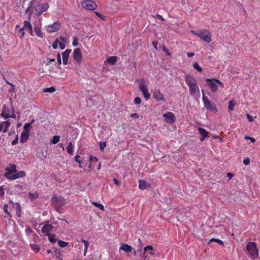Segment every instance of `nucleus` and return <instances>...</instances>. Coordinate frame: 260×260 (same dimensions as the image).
I'll return each instance as SVG.
<instances>
[{
	"mask_svg": "<svg viewBox=\"0 0 260 260\" xmlns=\"http://www.w3.org/2000/svg\"><path fill=\"white\" fill-rule=\"evenodd\" d=\"M195 54L193 52H188L187 53V55L188 57H192L194 56Z\"/></svg>",
	"mask_w": 260,
	"mask_h": 260,
	"instance_id": "61",
	"label": "nucleus"
},
{
	"mask_svg": "<svg viewBox=\"0 0 260 260\" xmlns=\"http://www.w3.org/2000/svg\"><path fill=\"white\" fill-rule=\"evenodd\" d=\"M107 61L111 65H114L117 61V56H110L107 59Z\"/></svg>",
	"mask_w": 260,
	"mask_h": 260,
	"instance_id": "29",
	"label": "nucleus"
},
{
	"mask_svg": "<svg viewBox=\"0 0 260 260\" xmlns=\"http://www.w3.org/2000/svg\"><path fill=\"white\" fill-rule=\"evenodd\" d=\"M31 247L36 252H38L40 249L39 247L37 245H31Z\"/></svg>",
	"mask_w": 260,
	"mask_h": 260,
	"instance_id": "44",
	"label": "nucleus"
},
{
	"mask_svg": "<svg viewBox=\"0 0 260 260\" xmlns=\"http://www.w3.org/2000/svg\"><path fill=\"white\" fill-rule=\"evenodd\" d=\"M163 116L165 118V120L167 123H173L176 119V117L174 113L171 112H168L163 115Z\"/></svg>",
	"mask_w": 260,
	"mask_h": 260,
	"instance_id": "13",
	"label": "nucleus"
},
{
	"mask_svg": "<svg viewBox=\"0 0 260 260\" xmlns=\"http://www.w3.org/2000/svg\"><path fill=\"white\" fill-rule=\"evenodd\" d=\"M139 88L143 92V94L146 100H148L150 98V94L148 91L147 86L144 79L139 80Z\"/></svg>",
	"mask_w": 260,
	"mask_h": 260,
	"instance_id": "3",
	"label": "nucleus"
},
{
	"mask_svg": "<svg viewBox=\"0 0 260 260\" xmlns=\"http://www.w3.org/2000/svg\"><path fill=\"white\" fill-rule=\"evenodd\" d=\"M31 126H29V124H25L24 125L22 133L29 134Z\"/></svg>",
	"mask_w": 260,
	"mask_h": 260,
	"instance_id": "30",
	"label": "nucleus"
},
{
	"mask_svg": "<svg viewBox=\"0 0 260 260\" xmlns=\"http://www.w3.org/2000/svg\"><path fill=\"white\" fill-rule=\"evenodd\" d=\"M106 145L107 144L106 142H100L99 143L100 150L103 151L104 150L105 148L106 147Z\"/></svg>",
	"mask_w": 260,
	"mask_h": 260,
	"instance_id": "38",
	"label": "nucleus"
},
{
	"mask_svg": "<svg viewBox=\"0 0 260 260\" xmlns=\"http://www.w3.org/2000/svg\"><path fill=\"white\" fill-rule=\"evenodd\" d=\"M55 91V88L53 87L46 88L44 89V92H53Z\"/></svg>",
	"mask_w": 260,
	"mask_h": 260,
	"instance_id": "42",
	"label": "nucleus"
},
{
	"mask_svg": "<svg viewBox=\"0 0 260 260\" xmlns=\"http://www.w3.org/2000/svg\"><path fill=\"white\" fill-rule=\"evenodd\" d=\"M59 140H60L59 136H54L53 137L51 142L53 144H56L59 141Z\"/></svg>",
	"mask_w": 260,
	"mask_h": 260,
	"instance_id": "35",
	"label": "nucleus"
},
{
	"mask_svg": "<svg viewBox=\"0 0 260 260\" xmlns=\"http://www.w3.org/2000/svg\"><path fill=\"white\" fill-rule=\"evenodd\" d=\"M34 32L37 37L41 38H43V33L41 31V29L38 26H37L34 27Z\"/></svg>",
	"mask_w": 260,
	"mask_h": 260,
	"instance_id": "26",
	"label": "nucleus"
},
{
	"mask_svg": "<svg viewBox=\"0 0 260 260\" xmlns=\"http://www.w3.org/2000/svg\"><path fill=\"white\" fill-rule=\"evenodd\" d=\"M193 67L194 68V69L197 70L198 71L200 72H202L203 71L202 68L199 66V64L197 62L193 63Z\"/></svg>",
	"mask_w": 260,
	"mask_h": 260,
	"instance_id": "37",
	"label": "nucleus"
},
{
	"mask_svg": "<svg viewBox=\"0 0 260 260\" xmlns=\"http://www.w3.org/2000/svg\"><path fill=\"white\" fill-rule=\"evenodd\" d=\"M247 119L249 122H252L253 121V118L249 114H246Z\"/></svg>",
	"mask_w": 260,
	"mask_h": 260,
	"instance_id": "54",
	"label": "nucleus"
},
{
	"mask_svg": "<svg viewBox=\"0 0 260 260\" xmlns=\"http://www.w3.org/2000/svg\"><path fill=\"white\" fill-rule=\"evenodd\" d=\"M6 172L4 174V176L9 179L12 180L13 175L16 173V166L15 164H10L9 167L5 169Z\"/></svg>",
	"mask_w": 260,
	"mask_h": 260,
	"instance_id": "5",
	"label": "nucleus"
},
{
	"mask_svg": "<svg viewBox=\"0 0 260 260\" xmlns=\"http://www.w3.org/2000/svg\"><path fill=\"white\" fill-rule=\"evenodd\" d=\"M18 136H16V138L12 142L11 144L12 145H15L18 143Z\"/></svg>",
	"mask_w": 260,
	"mask_h": 260,
	"instance_id": "53",
	"label": "nucleus"
},
{
	"mask_svg": "<svg viewBox=\"0 0 260 260\" xmlns=\"http://www.w3.org/2000/svg\"><path fill=\"white\" fill-rule=\"evenodd\" d=\"M188 87L190 94L192 95L196 100H199L200 98V93L198 85H196Z\"/></svg>",
	"mask_w": 260,
	"mask_h": 260,
	"instance_id": "9",
	"label": "nucleus"
},
{
	"mask_svg": "<svg viewBox=\"0 0 260 260\" xmlns=\"http://www.w3.org/2000/svg\"><path fill=\"white\" fill-rule=\"evenodd\" d=\"M59 39L61 41L64 42V43H66V41H67V39L66 38H64V37H63L62 36H61L60 37H59Z\"/></svg>",
	"mask_w": 260,
	"mask_h": 260,
	"instance_id": "62",
	"label": "nucleus"
},
{
	"mask_svg": "<svg viewBox=\"0 0 260 260\" xmlns=\"http://www.w3.org/2000/svg\"><path fill=\"white\" fill-rule=\"evenodd\" d=\"M79 158H80L79 155H77L76 156H75V161L79 164H81V161L80 160Z\"/></svg>",
	"mask_w": 260,
	"mask_h": 260,
	"instance_id": "57",
	"label": "nucleus"
},
{
	"mask_svg": "<svg viewBox=\"0 0 260 260\" xmlns=\"http://www.w3.org/2000/svg\"><path fill=\"white\" fill-rule=\"evenodd\" d=\"M120 249L129 253L132 252L133 248L130 245L127 244H123L120 246Z\"/></svg>",
	"mask_w": 260,
	"mask_h": 260,
	"instance_id": "21",
	"label": "nucleus"
},
{
	"mask_svg": "<svg viewBox=\"0 0 260 260\" xmlns=\"http://www.w3.org/2000/svg\"><path fill=\"white\" fill-rule=\"evenodd\" d=\"M58 244L61 247H65L68 245V243L59 240L58 241Z\"/></svg>",
	"mask_w": 260,
	"mask_h": 260,
	"instance_id": "36",
	"label": "nucleus"
},
{
	"mask_svg": "<svg viewBox=\"0 0 260 260\" xmlns=\"http://www.w3.org/2000/svg\"><path fill=\"white\" fill-rule=\"evenodd\" d=\"M82 58V55L81 49L80 48H76L74 50L73 52V59L78 64L81 63Z\"/></svg>",
	"mask_w": 260,
	"mask_h": 260,
	"instance_id": "10",
	"label": "nucleus"
},
{
	"mask_svg": "<svg viewBox=\"0 0 260 260\" xmlns=\"http://www.w3.org/2000/svg\"><path fill=\"white\" fill-rule=\"evenodd\" d=\"M204 106L207 110L211 111L213 112L216 113L217 109L216 105L213 102H211L207 96H204L203 100Z\"/></svg>",
	"mask_w": 260,
	"mask_h": 260,
	"instance_id": "4",
	"label": "nucleus"
},
{
	"mask_svg": "<svg viewBox=\"0 0 260 260\" xmlns=\"http://www.w3.org/2000/svg\"><path fill=\"white\" fill-rule=\"evenodd\" d=\"M60 28V23L59 21L54 22L51 25L46 26V31L49 33H52L58 31Z\"/></svg>",
	"mask_w": 260,
	"mask_h": 260,
	"instance_id": "8",
	"label": "nucleus"
},
{
	"mask_svg": "<svg viewBox=\"0 0 260 260\" xmlns=\"http://www.w3.org/2000/svg\"><path fill=\"white\" fill-rule=\"evenodd\" d=\"M2 123L4 126V128L3 131V132L4 133H7L8 131L9 127H10V126L11 124V122L9 120H7V121H5L3 122Z\"/></svg>",
	"mask_w": 260,
	"mask_h": 260,
	"instance_id": "27",
	"label": "nucleus"
},
{
	"mask_svg": "<svg viewBox=\"0 0 260 260\" xmlns=\"http://www.w3.org/2000/svg\"><path fill=\"white\" fill-rule=\"evenodd\" d=\"M216 83H217V84H218L220 86H221V87H224V85H223V84L222 82H221L220 80H219L218 79H216V80H215Z\"/></svg>",
	"mask_w": 260,
	"mask_h": 260,
	"instance_id": "56",
	"label": "nucleus"
},
{
	"mask_svg": "<svg viewBox=\"0 0 260 260\" xmlns=\"http://www.w3.org/2000/svg\"><path fill=\"white\" fill-rule=\"evenodd\" d=\"M29 135V134L21 133L20 136V142L21 143L26 142L28 140Z\"/></svg>",
	"mask_w": 260,
	"mask_h": 260,
	"instance_id": "24",
	"label": "nucleus"
},
{
	"mask_svg": "<svg viewBox=\"0 0 260 260\" xmlns=\"http://www.w3.org/2000/svg\"><path fill=\"white\" fill-rule=\"evenodd\" d=\"M82 242H83L84 243V255H85L86 252H87V249H88V247L89 245V243L88 242V241L85 240L84 239H82Z\"/></svg>",
	"mask_w": 260,
	"mask_h": 260,
	"instance_id": "32",
	"label": "nucleus"
},
{
	"mask_svg": "<svg viewBox=\"0 0 260 260\" xmlns=\"http://www.w3.org/2000/svg\"><path fill=\"white\" fill-rule=\"evenodd\" d=\"M130 117L135 119H138L139 117V115L136 113H132L130 115Z\"/></svg>",
	"mask_w": 260,
	"mask_h": 260,
	"instance_id": "52",
	"label": "nucleus"
},
{
	"mask_svg": "<svg viewBox=\"0 0 260 260\" xmlns=\"http://www.w3.org/2000/svg\"><path fill=\"white\" fill-rule=\"evenodd\" d=\"M72 52V50L70 49H66L62 53V62L63 64H67L68 62V59L69 58V56L70 53Z\"/></svg>",
	"mask_w": 260,
	"mask_h": 260,
	"instance_id": "16",
	"label": "nucleus"
},
{
	"mask_svg": "<svg viewBox=\"0 0 260 260\" xmlns=\"http://www.w3.org/2000/svg\"><path fill=\"white\" fill-rule=\"evenodd\" d=\"M74 145L72 142H70L69 143L68 147H67V152L70 154L73 155L74 152Z\"/></svg>",
	"mask_w": 260,
	"mask_h": 260,
	"instance_id": "25",
	"label": "nucleus"
},
{
	"mask_svg": "<svg viewBox=\"0 0 260 260\" xmlns=\"http://www.w3.org/2000/svg\"><path fill=\"white\" fill-rule=\"evenodd\" d=\"M153 98L157 102L163 101L165 102L164 94L160 92L159 90H157L153 92Z\"/></svg>",
	"mask_w": 260,
	"mask_h": 260,
	"instance_id": "17",
	"label": "nucleus"
},
{
	"mask_svg": "<svg viewBox=\"0 0 260 260\" xmlns=\"http://www.w3.org/2000/svg\"><path fill=\"white\" fill-rule=\"evenodd\" d=\"M57 63H58V65H60L61 64V59L60 54L59 53H57Z\"/></svg>",
	"mask_w": 260,
	"mask_h": 260,
	"instance_id": "47",
	"label": "nucleus"
},
{
	"mask_svg": "<svg viewBox=\"0 0 260 260\" xmlns=\"http://www.w3.org/2000/svg\"><path fill=\"white\" fill-rule=\"evenodd\" d=\"M134 102L136 105H139L141 103L142 100L140 97L137 96L135 98Z\"/></svg>",
	"mask_w": 260,
	"mask_h": 260,
	"instance_id": "43",
	"label": "nucleus"
},
{
	"mask_svg": "<svg viewBox=\"0 0 260 260\" xmlns=\"http://www.w3.org/2000/svg\"><path fill=\"white\" fill-rule=\"evenodd\" d=\"M59 41L58 39H56L55 42L52 44V47L53 49H55L57 48L58 45L59 44Z\"/></svg>",
	"mask_w": 260,
	"mask_h": 260,
	"instance_id": "45",
	"label": "nucleus"
},
{
	"mask_svg": "<svg viewBox=\"0 0 260 260\" xmlns=\"http://www.w3.org/2000/svg\"><path fill=\"white\" fill-rule=\"evenodd\" d=\"M49 8V5L48 3L38 4L34 6V9L36 11V14L38 16H40L43 12H46Z\"/></svg>",
	"mask_w": 260,
	"mask_h": 260,
	"instance_id": "6",
	"label": "nucleus"
},
{
	"mask_svg": "<svg viewBox=\"0 0 260 260\" xmlns=\"http://www.w3.org/2000/svg\"><path fill=\"white\" fill-rule=\"evenodd\" d=\"M247 254L251 258L256 259L258 257V251L256 247V244L253 242H249L246 246Z\"/></svg>",
	"mask_w": 260,
	"mask_h": 260,
	"instance_id": "1",
	"label": "nucleus"
},
{
	"mask_svg": "<svg viewBox=\"0 0 260 260\" xmlns=\"http://www.w3.org/2000/svg\"><path fill=\"white\" fill-rule=\"evenodd\" d=\"M29 196L31 200L35 199L39 197V193L38 192H35L34 193L29 192Z\"/></svg>",
	"mask_w": 260,
	"mask_h": 260,
	"instance_id": "40",
	"label": "nucleus"
},
{
	"mask_svg": "<svg viewBox=\"0 0 260 260\" xmlns=\"http://www.w3.org/2000/svg\"><path fill=\"white\" fill-rule=\"evenodd\" d=\"M215 80H216V79H206L207 85L210 86L212 91L214 92H216L218 89L217 83Z\"/></svg>",
	"mask_w": 260,
	"mask_h": 260,
	"instance_id": "11",
	"label": "nucleus"
},
{
	"mask_svg": "<svg viewBox=\"0 0 260 260\" xmlns=\"http://www.w3.org/2000/svg\"><path fill=\"white\" fill-rule=\"evenodd\" d=\"M51 201L52 204L55 206H63L65 202L63 198L61 197H57L54 196L51 198Z\"/></svg>",
	"mask_w": 260,
	"mask_h": 260,
	"instance_id": "12",
	"label": "nucleus"
},
{
	"mask_svg": "<svg viewBox=\"0 0 260 260\" xmlns=\"http://www.w3.org/2000/svg\"><path fill=\"white\" fill-rule=\"evenodd\" d=\"M216 242H217L219 245L224 246V243L222 240L217 239Z\"/></svg>",
	"mask_w": 260,
	"mask_h": 260,
	"instance_id": "58",
	"label": "nucleus"
},
{
	"mask_svg": "<svg viewBox=\"0 0 260 260\" xmlns=\"http://www.w3.org/2000/svg\"><path fill=\"white\" fill-rule=\"evenodd\" d=\"M53 226L51 224H45L42 229V233L45 236L49 235L50 232H52Z\"/></svg>",
	"mask_w": 260,
	"mask_h": 260,
	"instance_id": "15",
	"label": "nucleus"
},
{
	"mask_svg": "<svg viewBox=\"0 0 260 260\" xmlns=\"http://www.w3.org/2000/svg\"><path fill=\"white\" fill-rule=\"evenodd\" d=\"M140 251H141V256H142V257H143L147 258V255H146V253H146V252H145V251H144V252H143V251H142V249H141V250H140Z\"/></svg>",
	"mask_w": 260,
	"mask_h": 260,
	"instance_id": "60",
	"label": "nucleus"
},
{
	"mask_svg": "<svg viewBox=\"0 0 260 260\" xmlns=\"http://www.w3.org/2000/svg\"><path fill=\"white\" fill-rule=\"evenodd\" d=\"M190 32L200 37L203 41L207 43H210L211 41V35L209 31L207 29H201L198 31L191 30Z\"/></svg>",
	"mask_w": 260,
	"mask_h": 260,
	"instance_id": "2",
	"label": "nucleus"
},
{
	"mask_svg": "<svg viewBox=\"0 0 260 260\" xmlns=\"http://www.w3.org/2000/svg\"><path fill=\"white\" fill-rule=\"evenodd\" d=\"M1 115L5 119H8L10 117V115L8 112H7L6 110L3 109V111L1 114Z\"/></svg>",
	"mask_w": 260,
	"mask_h": 260,
	"instance_id": "33",
	"label": "nucleus"
},
{
	"mask_svg": "<svg viewBox=\"0 0 260 260\" xmlns=\"http://www.w3.org/2000/svg\"><path fill=\"white\" fill-rule=\"evenodd\" d=\"M237 104V102L234 100H231L229 102L228 109L229 111H232L234 110V107Z\"/></svg>",
	"mask_w": 260,
	"mask_h": 260,
	"instance_id": "28",
	"label": "nucleus"
},
{
	"mask_svg": "<svg viewBox=\"0 0 260 260\" xmlns=\"http://www.w3.org/2000/svg\"><path fill=\"white\" fill-rule=\"evenodd\" d=\"M15 210H16V215L18 217H20L21 216V208L20 204H19L18 203L16 204Z\"/></svg>",
	"mask_w": 260,
	"mask_h": 260,
	"instance_id": "31",
	"label": "nucleus"
},
{
	"mask_svg": "<svg viewBox=\"0 0 260 260\" xmlns=\"http://www.w3.org/2000/svg\"><path fill=\"white\" fill-rule=\"evenodd\" d=\"M147 186L149 187V185L147 184L146 181L143 180H140L139 181V188L140 189H145L146 188Z\"/></svg>",
	"mask_w": 260,
	"mask_h": 260,
	"instance_id": "22",
	"label": "nucleus"
},
{
	"mask_svg": "<svg viewBox=\"0 0 260 260\" xmlns=\"http://www.w3.org/2000/svg\"><path fill=\"white\" fill-rule=\"evenodd\" d=\"M186 84L188 87L198 85L197 80L190 75H187L185 77Z\"/></svg>",
	"mask_w": 260,
	"mask_h": 260,
	"instance_id": "14",
	"label": "nucleus"
},
{
	"mask_svg": "<svg viewBox=\"0 0 260 260\" xmlns=\"http://www.w3.org/2000/svg\"><path fill=\"white\" fill-rule=\"evenodd\" d=\"M89 160H90V162L91 161L97 162L98 161V159L95 156L91 155V156H89Z\"/></svg>",
	"mask_w": 260,
	"mask_h": 260,
	"instance_id": "50",
	"label": "nucleus"
},
{
	"mask_svg": "<svg viewBox=\"0 0 260 260\" xmlns=\"http://www.w3.org/2000/svg\"><path fill=\"white\" fill-rule=\"evenodd\" d=\"M33 232V231L31 230V229L29 227H28L26 229V232L28 234H30V233H32Z\"/></svg>",
	"mask_w": 260,
	"mask_h": 260,
	"instance_id": "64",
	"label": "nucleus"
},
{
	"mask_svg": "<svg viewBox=\"0 0 260 260\" xmlns=\"http://www.w3.org/2000/svg\"><path fill=\"white\" fill-rule=\"evenodd\" d=\"M72 44L74 46H76L78 45V40L77 38L75 37H73V41Z\"/></svg>",
	"mask_w": 260,
	"mask_h": 260,
	"instance_id": "46",
	"label": "nucleus"
},
{
	"mask_svg": "<svg viewBox=\"0 0 260 260\" xmlns=\"http://www.w3.org/2000/svg\"><path fill=\"white\" fill-rule=\"evenodd\" d=\"M26 176V173L23 171H21L19 172H16V173H15V174L13 175L12 180H15L16 179L20 178H23Z\"/></svg>",
	"mask_w": 260,
	"mask_h": 260,
	"instance_id": "19",
	"label": "nucleus"
},
{
	"mask_svg": "<svg viewBox=\"0 0 260 260\" xmlns=\"http://www.w3.org/2000/svg\"><path fill=\"white\" fill-rule=\"evenodd\" d=\"M24 29H25L31 36H33L32 25L28 21H24L23 22Z\"/></svg>",
	"mask_w": 260,
	"mask_h": 260,
	"instance_id": "18",
	"label": "nucleus"
},
{
	"mask_svg": "<svg viewBox=\"0 0 260 260\" xmlns=\"http://www.w3.org/2000/svg\"><path fill=\"white\" fill-rule=\"evenodd\" d=\"M8 206L7 204H5L4 206V211L6 213H7L8 215L10 216L11 214L10 213L8 212Z\"/></svg>",
	"mask_w": 260,
	"mask_h": 260,
	"instance_id": "48",
	"label": "nucleus"
},
{
	"mask_svg": "<svg viewBox=\"0 0 260 260\" xmlns=\"http://www.w3.org/2000/svg\"><path fill=\"white\" fill-rule=\"evenodd\" d=\"M60 48L62 50L64 49L66 47L64 43H61L60 41L59 42Z\"/></svg>",
	"mask_w": 260,
	"mask_h": 260,
	"instance_id": "55",
	"label": "nucleus"
},
{
	"mask_svg": "<svg viewBox=\"0 0 260 260\" xmlns=\"http://www.w3.org/2000/svg\"><path fill=\"white\" fill-rule=\"evenodd\" d=\"M82 6L85 9L93 10L96 8L97 5L91 0H85L82 2Z\"/></svg>",
	"mask_w": 260,
	"mask_h": 260,
	"instance_id": "7",
	"label": "nucleus"
},
{
	"mask_svg": "<svg viewBox=\"0 0 260 260\" xmlns=\"http://www.w3.org/2000/svg\"><path fill=\"white\" fill-rule=\"evenodd\" d=\"M92 204L94 206L100 208L101 210H103V211L104 210V207L102 204H101L100 203H96V202H92Z\"/></svg>",
	"mask_w": 260,
	"mask_h": 260,
	"instance_id": "39",
	"label": "nucleus"
},
{
	"mask_svg": "<svg viewBox=\"0 0 260 260\" xmlns=\"http://www.w3.org/2000/svg\"><path fill=\"white\" fill-rule=\"evenodd\" d=\"M32 1H31V2H30L28 4V8H27V9L25 11V13L28 15V17H27V18L28 20H30V18H31V15L32 14V12H33V10H32Z\"/></svg>",
	"mask_w": 260,
	"mask_h": 260,
	"instance_id": "20",
	"label": "nucleus"
},
{
	"mask_svg": "<svg viewBox=\"0 0 260 260\" xmlns=\"http://www.w3.org/2000/svg\"><path fill=\"white\" fill-rule=\"evenodd\" d=\"M163 51H165L167 55L170 56L171 55V53H170V52L165 47H164L163 48Z\"/></svg>",
	"mask_w": 260,
	"mask_h": 260,
	"instance_id": "63",
	"label": "nucleus"
},
{
	"mask_svg": "<svg viewBox=\"0 0 260 260\" xmlns=\"http://www.w3.org/2000/svg\"><path fill=\"white\" fill-rule=\"evenodd\" d=\"M198 130L199 131V133L201 134L202 136H204V137H209V133L206 129L201 127H199L198 128Z\"/></svg>",
	"mask_w": 260,
	"mask_h": 260,
	"instance_id": "23",
	"label": "nucleus"
},
{
	"mask_svg": "<svg viewBox=\"0 0 260 260\" xmlns=\"http://www.w3.org/2000/svg\"><path fill=\"white\" fill-rule=\"evenodd\" d=\"M49 237V240L52 243H54L56 242V239L55 238V235L53 234H49L48 235Z\"/></svg>",
	"mask_w": 260,
	"mask_h": 260,
	"instance_id": "34",
	"label": "nucleus"
},
{
	"mask_svg": "<svg viewBox=\"0 0 260 260\" xmlns=\"http://www.w3.org/2000/svg\"><path fill=\"white\" fill-rule=\"evenodd\" d=\"M153 249V248L152 246H147L146 247H145L143 249V251H144L145 252H146L148 250H152Z\"/></svg>",
	"mask_w": 260,
	"mask_h": 260,
	"instance_id": "49",
	"label": "nucleus"
},
{
	"mask_svg": "<svg viewBox=\"0 0 260 260\" xmlns=\"http://www.w3.org/2000/svg\"><path fill=\"white\" fill-rule=\"evenodd\" d=\"M25 32L24 31V28H20L18 32V35L20 38H22L24 37Z\"/></svg>",
	"mask_w": 260,
	"mask_h": 260,
	"instance_id": "41",
	"label": "nucleus"
},
{
	"mask_svg": "<svg viewBox=\"0 0 260 260\" xmlns=\"http://www.w3.org/2000/svg\"><path fill=\"white\" fill-rule=\"evenodd\" d=\"M5 194V192L4 191L3 188L2 186H0V196L1 197H3Z\"/></svg>",
	"mask_w": 260,
	"mask_h": 260,
	"instance_id": "59",
	"label": "nucleus"
},
{
	"mask_svg": "<svg viewBox=\"0 0 260 260\" xmlns=\"http://www.w3.org/2000/svg\"><path fill=\"white\" fill-rule=\"evenodd\" d=\"M250 159L248 157L246 158L243 160V164L245 165H248L250 164Z\"/></svg>",
	"mask_w": 260,
	"mask_h": 260,
	"instance_id": "51",
	"label": "nucleus"
}]
</instances>
